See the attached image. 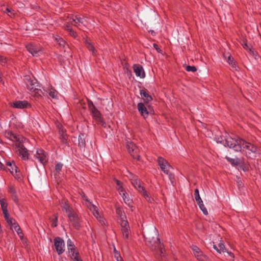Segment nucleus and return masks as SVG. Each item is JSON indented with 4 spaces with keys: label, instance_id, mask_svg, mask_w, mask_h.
<instances>
[{
    "label": "nucleus",
    "instance_id": "nucleus-53",
    "mask_svg": "<svg viewBox=\"0 0 261 261\" xmlns=\"http://www.w3.org/2000/svg\"><path fill=\"white\" fill-rule=\"evenodd\" d=\"M117 261H124L123 259H122V258Z\"/></svg>",
    "mask_w": 261,
    "mask_h": 261
},
{
    "label": "nucleus",
    "instance_id": "nucleus-16",
    "mask_svg": "<svg viewBox=\"0 0 261 261\" xmlns=\"http://www.w3.org/2000/svg\"><path fill=\"white\" fill-rule=\"evenodd\" d=\"M11 106L15 109H25L30 106L29 103L26 100H17L14 101L10 104Z\"/></svg>",
    "mask_w": 261,
    "mask_h": 261
},
{
    "label": "nucleus",
    "instance_id": "nucleus-36",
    "mask_svg": "<svg viewBox=\"0 0 261 261\" xmlns=\"http://www.w3.org/2000/svg\"><path fill=\"white\" fill-rule=\"evenodd\" d=\"M198 206H199L200 209L202 211L203 213L205 215H208V212H207L206 207H205L204 205L203 204V203H201Z\"/></svg>",
    "mask_w": 261,
    "mask_h": 261
},
{
    "label": "nucleus",
    "instance_id": "nucleus-1",
    "mask_svg": "<svg viewBox=\"0 0 261 261\" xmlns=\"http://www.w3.org/2000/svg\"><path fill=\"white\" fill-rule=\"evenodd\" d=\"M225 146L227 145L228 147L232 148L236 151L242 152L250 158L251 157V154L252 153H255L257 152V149L256 146L240 138L235 139L230 137H227L225 139Z\"/></svg>",
    "mask_w": 261,
    "mask_h": 261
},
{
    "label": "nucleus",
    "instance_id": "nucleus-8",
    "mask_svg": "<svg viewBox=\"0 0 261 261\" xmlns=\"http://www.w3.org/2000/svg\"><path fill=\"white\" fill-rule=\"evenodd\" d=\"M22 141H18L15 143V146L17 148L16 151L22 160H27L29 159V154L28 150L22 143Z\"/></svg>",
    "mask_w": 261,
    "mask_h": 261
},
{
    "label": "nucleus",
    "instance_id": "nucleus-31",
    "mask_svg": "<svg viewBox=\"0 0 261 261\" xmlns=\"http://www.w3.org/2000/svg\"><path fill=\"white\" fill-rule=\"evenodd\" d=\"M116 213L120 217L121 222H122L123 219L126 220V217L120 208H118L116 209Z\"/></svg>",
    "mask_w": 261,
    "mask_h": 261
},
{
    "label": "nucleus",
    "instance_id": "nucleus-18",
    "mask_svg": "<svg viewBox=\"0 0 261 261\" xmlns=\"http://www.w3.org/2000/svg\"><path fill=\"white\" fill-rule=\"evenodd\" d=\"M67 215L69 219L72 223L73 225L76 229H79L80 227V222L76 214L73 211L67 214Z\"/></svg>",
    "mask_w": 261,
    "mask_h": 261
},
{
    "label": "nucleus",
    "instance_id": "nucleus-7",
    "mask_svg": "<svg viewBox=\"0 0 261 261\" xmlns=\"http://www.w3.org/2000/svg\"><path fill=\"white\" fill-rule=\"evenodd\" d=\"M158 164L160 166L161 170L164 172V173L169 175L170 180L172 182V179L173 177L170 174V170L172 167L169 165L168 162L161 156H159L158 158Z\"/></svg>",
    "mask_w": 261,
    "mask_h": 261
},
{
    "label": "nucleus",
    "instance_id": "nucleus-45",
    "mask_svg": "<svg viewBox=\"0 0 261 261\" xmlns=\"http://www.w3.org/2000/svg\"><path fill=\"white\" fill-rule=\"evenodd\" d=\"M128 174L127 175V177L130 179V180H131V178H136L137 177L133 175L132 173L130 172H128Z\"/></svg>",
    "mask_w": 261,
    "mask_h": 261
},
{
    "label": "nucleus",
    "instance_id": "nucleus-46",
    "mask_svg": "<svg viewBox=\"0 0 261 261\" xmlns=\"http://www.w3.org/2000/svg\"><path fill=\"white\" fill-rule=\"evenodd\" d=\"M153 46L158 53H161V49L158 47V45L157 44H153Z\"/></svg>",
    "mask_w": 261,
    "mask_h": 261
},
{
    "label": "nucleus",
    "instance_id": "nucleus-4",
    "mask_svg": "<svg viewBox=\"0 0 261 261\" xmlns=\"http://www.w3.org/2000/svg\"><path fill=\"white\" fill-rule=\"evenodd\" d=\"M85 21L86 20H84V18H82L77 15L72 16V17L70 18L68 24L64 26V28L70 32L71 35L75 37V34L72 31L69 23L77 27H80L82 24L85 25Z\"/></svg>",
    "mask_w": 261,
    "mask_h": 261
},
{
    "label": "nucleus",
    "instance_id": "nucleus-29",
    "mask_svg": "<svg viewBox=\"0 0 261 261\" xmlns=\"http://www.w3.org/2000/svg\"><path fill=\"white\" fill-rule=\"evenodd\" d=\"M86 47L88 49V50L92 52L93 55L96 56V50H95L94 46L93 45V44H92L91 43H90L88 41H86Z\"/></svg>",
    "mask_w": 261,
    "mask_h": 261
},
{
    "label": "nucleus",
    "instance_id": "nucleus-47",
    "mask_svg": "<svg viewBox=\"0 0 261 261\" xmlns=\"http://www.w3.org/2000/svg\"><path fill=\"white\" fill-rule=\"evenodd\" d=\"M57 219H58V217L56 216L55 217V220L54 221V222L52 223V226L53 227H56L57 225Z\"/></svg>",
    "mask_w": 261,
    "mask_h": 261
},
{
    "label": "nucleus",
    "instance_id": "nucleus-28",
    "mask_svg": "<svg viewBox=\"0 0 261 261\" xmlns=\"http://www.w3.org/2000/svg\"><path fill=\"white\" fill-rule=\"evenodd\" d=\"M68 250L69 254L72 253L73 252H75V246L73 243L70 239H68L67 242Z\"/></svg>",
    "mask_w": 261,
    "mask_h": 261
},
{
    "label": "nucleus",
    "instance_id": "nucleus-40",
    "mask_svg": "<svg viewBox=\"0 0 261 261\" xmlns=\"http://www.w3.org/2000/svg\"><path fill=\"white\" fill-rule=\"evenodd\" d=\"M7 63V59L0 55V64L4 65Z\"/></svg>",
    "mask_w": 261,
    "mask_h": 261
},
{
    "label": "nucleus",
    "instance_id": "nucleus-30",
    "mask_svg": "<svg viewBox=\"0 0 261 261\" xmlns=\"http://www.w3.org/2000/svg\"><path fill=\"white\" fill-rule=\"evenodd\" d=\"M70 255L74 261H82L78 252H73Z\"/></svg>",
    "mask_w": 261,
    "mask_h": 261
},
{
    "label": "nucleus",
    "instance_id": "nucleus-12",
    "mask_svg": "<svg viewBox=\"0 0 261 261\" xmlns=\"http://www.w3.org/2000/svg\"><path fill=\"white\" fill-rule=\"evenodd\" d=\"M54 245L58 254H61L64 252L65 243L61 238L57 237L54 239Z\"/></svg>",
    "mask_w": 261,
    "mask_h": 261
},
{
    "label": "nucleus",
    "instance_id": "nucleus-21",
    "mask_svg": "<svg viewBox=\"0 0 261 261\" xmlns=\"http://www.w3.org/2000/svg\"><path fill=\"white\" fill-rule=\"evenodd\" d=\"M127 148L128 150L129 153L134 158L138 156L137 155V151L138 149L137 148L136 146L133 142H127Z\"/></svg>",
    "mask_w": 261,
    "mask_h": 261
},
{
    "label": "nucleus",
    "instance_id": "nucleus-22",
    "mask_svg": "<svg viewBox=\"0 0 261 261\" xmlns=\"http://www.w3.org/2000/svg\"><path fill=\"white\" fill-rule=\"evenodd\" d=\"M5 137L12 140L13 142H15V143L18 142V141H22V138H20L19 136H16V135L12 133L11 131H6L5 133Z\"/></svg>",
    "mask_w": 261,
    "mask_h": 261
},
{
    "label": "nucleus",
    "instance_id": "nucleus-13",
    "mask_svg": "<svg viewBox=\"0 0 261 261\" xmlns=\"http://www.w3.org/2000/svg\"><path fill=\"white\" fill-rule=\"evenodd\" d=\"M120 225L121 226V232L123 235V237L125 239H128L130 230L128 224V222L126 220H123L122 222H120Z\"/></svg>",
    "mask_w": 261,
    "mask_h": 261
},
{
    "label": "nucleus",
    "instance_id": "nucleus-33",
    "mask_svg": "<svg viewBox=\"0 0 261 261\" xmlns=\"http://www.w3.org/2000/svg\"><path fill=\"white\" fill-rule=\"evenodd\" d=\"M84 135L81 134L79 137V145L81 147H84L85 145V142L84 139Z\"/></svg>",
    "mask_w": 261,
    "mask_h": 261
},
{
    "label": "nucleus",
    "instance_id": "nucleus-17",
    "mask_svg": "<svg viewBox=\"0 0 261 261\" xmlns=\"http://www.w3.org/2000/svg\"><path fill=\"white\" fill-rule=\"evenodd\" d=\"M34 155L41 163L44 164L47 162V155L43 150L41 149H37Z\"/></svg>",
    "mask_w": 261,
    "mask_h": 261
},
{
    "label": "nucleus",
    "instance_id": "nucleus-20",
    "mask_svg": "<svg viewBox=\"0 0 261 261\" xmlns=\"http://www.w3.org/2000/svg\"><path fill=\"white\" fill-rule=\"evenodd\" d=\"M133 69L137 76H139L141 78H144L145 76L144 69L141 65L135 64L133 66Z\"/></svg>",
    "mask_w": 261,
    "mask_h": 261
},
{
    "label": "nucleus",
    "instance_id": "nucleus-41",
    "mask_svg": "<svg viewBox=\"0 0 261 261\" xmlns=\"http://www.w3.org/2000/svg\"><path fill=\"white\" fill-rule=\"evenodd\" d=\"M62 167H63V164H61V163H58L56 165V170L57 171V172H60L62 168Z\"/></svg>",
    "mask_w": 261,
    "mask_h": 261
},
{
    "label": "nucleus",
    "instance_id": "nucleus-25",
    "mask_svg": "<svg viewBox=\"0 0 261 261\" xmlns=\"http://www.w3.org/2000/svg\"><path fill=\"white\" fill-rule=\"evenodd\" d=\"M140 95L145 102H148L152 99L151 95L147 93L145 90H140Z\"/></svg>",
    "mask_w": 261,
    "mask_h": 261
},
{
    "label": "nucleus",
    "instance_id": "nucleus-14",
    "mask_svg": "<svg viewBox=\"0 0 261 261\" xmlns=\"http://www.w3.org/2000/svg\"><path fill=\"white\" fill-rule=\"evenodd\" d=\"M26 48L27 50L30 54H31L33 56H39L42 53V51L40 47L32 44L26 45Z\"/></svg>",
    "mask_w": 261,
    "mask_h": 261
},
{
    "label": "nucleus",
    "instance_id": "nucleus-23",
    "mask_svg": "<svg viewBox=\"0 0 261 261\" xmlns=\"http://www.w3.org/2000/svg\"><path fill=\"white\" fill-rule=\"evenodd\" d=\"M223 57L227 60V63L231 66V67L237 70L235 63L233 62V58L231 57L230 53L229 52L224 53Z\"/></svg>",
    "mask_w": 261,
    "mask_h": 261
},
{
    "label": "nucleus",
    "instance_id": "nucleus-54",
    "mask_svg": "<svg viewBox=\"0 0 261 261\" xmlns=\"http://www.w3.org/2000/svg\"><path fill=\"white\" fill-rule=\"evenodd\" d=\"M17 174H19V171H17Z\"/></svg>",
    "mask_w": 261,
    "mask_h": 261
},
{
    "label": "nucleus",
    "instance_id": "nucleus-38",
    "mask_svg": "<svg viewBox=\"0 0 261 261\" xmlns=\"http://www.w3.org/2000/svg\"><path fill=\"white\" fill-rule=\"evenodd\" d=\"M226 159L232 165H237L238 164V162L235 159H231L229 157H226Z\"/></svg>",
    "mask_w": 261,
    "mask_h": 261
},
{
    "label": "nucleus",
    "instance_id": "nucleus-6",
    "mask_svg": "<svg viewBox=\"0 0 261 261\" xmlns=\"http://www.w3.org/2000/svg\"><path fill=\"white\" fill-rule=\"evenodd\" d=\"M88 104L89 109L93 119L97 123L101 124L102 126L106 127V123L102 119L100 112L97 109L92 101H88Z\"/></svg>",
    "mask_w": 261,
    "mask_h": 261
},
{
    "label": "nucleus",
    "instance_id": "nucleus-49",
    "mask_svg": "<svg viewBox=\"0 0 261 261\" xmlns=\"http://www.w3.org/2000/svg\"><path fill=\"white\" fill-rule=\"evenodd\" d=\"M213 248L218 252V247L216 245H213Z\"/></svg>",
    "mask_w": 261,
    "mask_h": 261
},
{
    "label": "nucleus",
    "instance_id": "nucleus-3",
    "mask_svg": "<svg viewBox=\"0 0 261 261\" xmlns=\"http://www.w3.org/2000/svg\"><path fill=\"white\" fill-rule=\"evenodd\" d=\"M1 206L4 215V217L7 221V223L11 225L12 229H14L19 236L20 238H22L21 232L19 226L16 223L13 222V219L10 217L8 211L7 210V203L5 199H0Z\"/></svg>",
    "mask_w": 261,
    "mask_h": 261
},
{
    "label": "nucleus",
    "instance_id": "nucleus-19",
    "mask_svg": "<svg viewBox=\"0 0 261 261\" xmlns=\"http://www.w3.org/2000/svg\"><path fill=\"white\" fill-rule=\"evenodd\" d=\"M6 165L7 166L8 169L15 176V178H19L20 177V174H17L18 168L16 166L14 163L7 162Z\"/></svg>",
    "mask_w": 261,
    "mask_h": 261
},
{
    "label": "nucleus",
    "instance_id": "nucleus-27",
    "mask_svg": "<svg viewBox=\"0 0 261 261\" xmlns=\"http://www.w3.org/2000/svg\"><path fill=\"white\" fill-rule=\"evenodd\" d=\"M48 93L49 96L52 98L56 99L58 98L59 93L55 89L51 88L49 89Z\"/></svg>",
    "mask_w": 261,
    "mask_h": 261
},
{
    "label": "nucleus",
    "instance_id": "nucleus-9",
    "mask_svg": "<svg viewBox=\"0 0 261 261\" xmlns=\"http://www.w3.org/2000/svg\"><path fill=\"white\" fill-rule=\"evenodd\" d=\"M115 181L117 185V189L119 191L120 195H121L124 202L126 204H129L131 203V200L128 197V194L123 188L122 183L118 180H115Z\"/></svg>",
    "mask_w": 261,
    "mask_h": 261
},
{
    "label": "nucleus",
    "instance_id": "nucleus-50",
    "mask_svg": "<svg viewBox=\"0 0 261 261\" xmlns=\"http://www.w3.org/2000/svg\"><path fill=\"white\" fill-rule=\"evenodd\" d=\"M59 37H60L59 36H56L55 37V40H56V41L59 43V42L60 41V40L59 39Z\"/></svg>",
    "mask_w": 261,
    "mask_h": 261
},
{
    "label": "nucleus",
    "instance_id": "nucleus-2",
    "mask_svg": "<svg viewBox=\"0 0 261 261\" xmlns=\"http://www.w3.org/2000/svg\"><path fill=\"white\" fill-rule=\"evenodd\" d=\"M153 233L155 237L152 235V233L147 234L144 236L146 243L148 246L152 248V249L159 250L160 255H162L164 251L163 246L161 244L160 239L158 238V232L154 230Z\"/></svg>",
    "mask_w": 261,
    "mask_h": 261
},
{
    "label": "nucleus",
    "instance_id": "nucleus-11",
    "mask_svg": "<svg viewBox=\"0 0 261 261\" xmlns=\"http://www.w3.org/2000/svg\"><path fill=\"white\" fill-rule=\"evenodd\" d=\"M86 200L87 201V203H86L87 206L92 212L93 215L102 224H105V220L99 215L97 206L92 204L87 199H86Z\"/></svg>",
    "mask_w": 261,
    "mask_h": 261
},
{
    "label": "nucleus",
    "instance_id": "nucleus-24",
    "mask_svg": "<svg viewBox=\"0 0 261 261\" xmlns=\"http://www.w3.org/2000/svg\"><path fill=\"white\" fill-rule=\"evenodd\" d=\"M138 109L141 115L144 118L147 117L148 113L146 108L143 103L140 102L138 104Z\"/></svg>",
    "mask_w": 261,
    "mask_h": 261
},
{
    "label": "nucleus",
    "instance_id": "nucleus-43",
    "mask_svg": "<svg viewBox=\"0 0 261 261\" xmlns=\"http://www.w3.org/2000/svg\"><path fill=\"white\" fill-rule=\"evenodd\" d=\"M59 39L60 40L59 42V44L60 45V46H64L65 44V41L61 38V37H59Z\"/></svg>",
    "mask_w": 261,
    "mask_h": 261
},
{
    "label": "nucleus",
    "instance_id": "nucleus-35",
    "mask_svg": "<svg viewBox=\"0 0 261 261\" xmlns=\"http://www.w3.org/2000/svg\"><path fill=\"white\" fill-rule=\"evenodd\" d=\"M9 191L13 196V197H14V200L15 201H16L17 198H16V191H15V189L13 187H10L9 188Z\"/></svg>",
    "mask_w": 261,
    "mask_h": 261
},
{
    "label": "nucleus",
    "instance_id": "nucleus-42",
    "mask_svg": "<svg viewBox=\"0 0 261 261\" xmlns=\"http://www.w3.org/2000/svg\"><path fill=\"white\" fill-rule=\"evenodd\" d=\"M194 195L195 199L199 198L200 195L199 193V190L198 189H196L194 191Z\"/></svg>",
    "mask_w": 261,
    "mask_h": 261
},
{
    "label": "nucleus",
    "instance_id": "nucleus-39",
    "mask_svg": "<svg viewBox=\"0 0 261 261\" xmlns=\"http://www.w3.org/2000/svg\"><path fill=\"white\" fill-rule=\"evenodd\" d=\"M186 70L187 71H192V72H195L196 71V68L195 66H187L186 67Z\"/></svg>",
    "mask_w": 261,
    "mask_h": 261
},
{
    "label": "nucleus",
    "instance_id": "nucleus-52",
    "mask_svg": "<svg viewBox=\"0 0 261 261\" xmlns=\"http://www.w3.org/2000/svg\"><path fill=\"white\" fill-rule=\"evenodd\" d=\"M3 167V164L0 162V168L2 169Z\"/></svg>",
    "mask_w": 261,
    "mask_h": 261
},
{
    "label": "nucleus",
    "instance_id": "nucleus-37",
    "mask_svg": "<svg viewBox=\"0 0 261 261\" xmlns=\"http://www.w3.org/2000/svg\"><path fill=\"white\" fill-rule=\"evenodd\" d=\"M114 257L117 261L122 258L119 252L116 250L115 248H114Z\"/></svg>",
    "mask_w": 261,
    "mask_h": 261
},
{
    "label": "nucleus",
    "instance_id": "nucleus-32",
    "mask_svg": "<svg viewBox=\"0 0 261 261\" xmlns=\"http://www.w3.org/2000/svg\"><path fill=\"white\" fill-rule=\"evenodd\" d=\"M243 47L246 50H248L251 55H254V50L252 48L250 47V46L247 44V43L246 42H244L243 43Z\"/></svg>",
    "mask_w": 261,
    "mask_h": 261
},
{
    "label": "nucleus",
    "instance_id": "nucleus-51",
    "mask_svg": "<svg viewBox=\"0 0 261 261\" xmlns=\"http://www.w3.org/2000/svg\"><path fill=\"white\" fill-rule=\"evenodd\" d=\"M2 73H1V72H0V83H3V80H2Z\"/></svg>",
    "mask_w": 261,
    "mask_h": 261
},
{
    "label": "nucleus",
    "instance_id": "nucleus-44",
    "mask_svg": "<svg viewBox=\"0 0 261 261\" xmlns=\"http://www.w3.org/2000/svg\"><path fill=\"white\" fill-rule=\"evenodd\" d=\"M6 11L7 13H8L9 16H11V15L14 14L13 11H12V10L9 8H7Z\"/></svg>",
    "mask_w": 261,
    "mask_h": 261
},
{
    "label": "nucleus",
    "instance_id": "nucleus-15",
    "mask_svg": "<svg viewBox=\"0 0 261 261\" xmlns=\"http://www.w3.org/2000/svg\"><path fill=\"white\" fill-rule=\"evenodd\" d=\"M191 249L194 255L198 260L199 261H205L206 260V256L197 246L192 245L191 246Z\"/></svg>",
    "mask_w": 261,
    "mask_h": 261
},
{
    "label": "nucleus",
    "instance_id": "nucleus-34",
    "mask_svg": "<svg viewBox=\"0 0 261 261\" xmlns=\"http://www.w3.org/2000/svg\"><path fill=\"white\" fill-rule=\"evenodd\" d=\"M218 253H221V252H224L225 251V247L224 244L222 242H220L218 246Z\"/></svg>",
    "mask_w": 261,
    "mask_h": 261
},
{
    "label": "nucleus",
    "instance_id": "nucleus-26",
    "mask_svg": "<svg viewBox=\"0 0 261 261\" xmlns=\"http://www.w3.org/2000/svg\"><path fill=\"white\" fill-rule=\"evenodd\" d=\"M61 206L62 209L66 212L67 214L69 213L70 212L73 211V210L70 207V206L68 204L66 201L64 200L61 203Z\"/></svg>",
    "mask_w": 261,
    "mask_h": 261
},
{
    "label": "nucleus",
    "instance_id": "nucleus-48",
    "mask_svg": "<svg viewBox=\"0 0 261 261\" xmlns=\"http://www.w3.org/2000/svg\"><path fill=\"white\" fill-rule=\"evenodd\" d=\"M198 205H200L201 203H203L201 198L200 197L198 199H195Z\"/></svg>",
    "mask_w": 261,
    "mask_h": 261
},
{
    "label": "nucleus",
    "instance_id": "nucleus-10",
    "mask_svg": "<svg viewBox=\"0 0 261 261\" xmlns=\"http://www.w3.org/2000/svg\"><path fill=\"white\" fill-rule=\"evenodd\" d=\"M35 84V83H34L33 81L28 80L26 82L27 88L32 92V94L36 97H41L43 93L41 89L36 88Z\"/></svg>",
    "mask_w": 261,
    "mask_h": 261
},
{
    "label": "nucleus",
    "instance_id": "nucleus-5",
    "mask_svg": "<svg viewBox=\"0 0 261 261\" xmlns=\"http://www.w3.org/2000/svg\"><path fill=\"white\" fill-rule=\"evenodd\" d=\"M131 182L133 186L144 196L147 201L149 202H152L153 201V198L145 190L144 188L142 186L141 182L137 178H131Z\"/></svg>",
    "mask_w": 261,
    "mask_h": 261
}]
</instances>
